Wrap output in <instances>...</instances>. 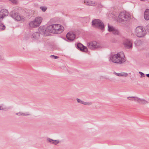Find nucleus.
Listing matches in <instances>:
<instances>
[{
    "mask_svg": "<svg viewBox=\"0 0 149 149\" xmlns=\"http://www.w3.org/2000/svg\"><path fill=\"white\" fill-rule=\"evenodd\" d=\"M47 141H48L51 143H52L55 145H56L59 143V141L57 140H53L49 138L47 139Z\"/></svg>",
    "mask_w": 149,
    "mask_h": 149,
    "instance_id": "19",
    "label": "nucleus"
},
{
    "mask_svg": "<svg viewBox=\"0 0 149 149\" xmlns=\"http://www.w3.org/2000/svg\"><path fill=\"white\" fill-rule=\"evenodd\" d=\"M148 31L149 32V26H148Z\"/></svg>",
    "mask_w": 149,
    "mask_h": 149,
    "instance_id": "36",
    "label": "nucleus"
},
{
    "mask_svg": "<svg viewBox=\"0 0 149 149\" xmlns=\"http://www.w3.org/2000/svg\"><path fill=\"white\" fill-rule=\"evenodd\" d=\"M88 48L91 50H95L101 47L100 44L96 41H91L87 43Z\"/></svg>",
    "mask_w": 149,
    "mask_h": 149,
    "instance_id": "6",
    "label": "nucleus"
},
{
    "mask_svg": "<svg viewBox=\"0 0 149 149\" xmlns=\"http://www.w3.org/2000/svg\"><path fill=\"white\" fill-rule=\"evenodd\" d=\"M11 1L14 3H17V1L16 0H11Z\"/></svg>",
    "mask_w": 149,
    "mask_h": 149,
    "instance_id": "31",
    "label": "nucleus"
},
{
    "mask_svg": "<svg viewBox=\"0 0 149 149\" xmlns=\"http://www.w3.org/2000/svg\"><path fill=\"white\" fill-rule=\"evenodd\" d=\"M109 61L115 63H122L125 61L124 54L122 52L112 54L109 58Z\"/></svg>",
    "mask_w": 149,
    "mask_h": 149,
    "instance_id": "1",
    "label": "nucleus"
},
{
    "mask_svg": "<svg viewBox=\"0 0 149 149\" xmlns=\"http://www.w3.org/2000/svg\"><path fill=\"white\" fill-rule=\"evenodd\" d=\"M130 15L127 13L121 12L118 16V20L120 22H125L130 18Z\"/></svg>",
    "mask_w": 149,
    "mask_h": 149,
    "instance_id": "4",
    "label": "nucleus"
},
{
    "mask_svg": "<svg viewBox=\"0 0 149 149\" xmlns=\"http://www.w3.org/2000/svg\"><path fill=\"white\" fill-rule=\"evenodd\" d=\"M77 45L78 48L80 50L85 52L87 51L88 49L87 47L84 46L81 43H78Z\"/></svg>",
    "mask_w": 149,
    "mask_h": 149,
    "instance_id": "12",
    "label": "nucleus"
},
{
    "mask_svg": "<svg viewBox=\"0 0 149 149\" xmlns=\"http://www.w3.org/2000/svg\"><path fill=\"white\" fill-rule=\"evenodd\" d=\"M5 29V26L3 24L0 23V29L3 30Z\"/></svg>",
    "mask_w": 149,
    "mask_h": 149,
    "instance_id": "24",
    "label": "nucleus"
},
{
    "mask_svg": "<svg viewBox=\"0 0 149 149\" xmlns=\"http://www.w3.org/2000/svg\"><path fill=\"white\" fill-rule=\"evenodd\" d=\"M8 14V12L7 10L4 9L0 11V21H2L5 17L7 16Z\"/></svg>",
    "mask_w": 149,
    "mask_h": 149,
    "instance_id": "9",
    "label": "nucleus"
},
{
    "mask_svg": "<svg viewBox=\"0 0 149 149\" xmlns=\"http://www.w3.org/2000/svg\"><path fill=\"white\" fill-rule=\"evenodd\" d=\"M40 34L39 33L35 32L33 33L31 37V38L33 39H38L39 38Z\"/></svg>",
    "mask_w": 149,
    "mask_h": 149,
    "instance_id": "17",
    "label": "nucleus"
},
{
    "mask_svg": "<svg viewBox=\"0 0 149 149\" xmlns=\"http://www.w3.org/2000/svg\"><path fill=\"white\" fill-rule=\"evenodd\" d=\"M92 24L94 27L98 28L101 30H104V25L103 22L99 19H95L93 20Z\"/></svg>",
    "mask_w": 149,
    "mask_h": 149,
    "instance_id": "5",
    "label": "nucleus"
},
{
    "mask_svg": "<svg viewBox=\"0 0 149 149\" xmlns=\"http://www.w3.org/2000/svg\"><path fill=\"white\" fill-rule=\"evenodd\" d=\"M139 73L140 74V75L141 77H144L145 76L144 74L141 72H139Z\"/></svg>",
    "mask_w": 149,
    "mask_h": 149,
    "instance_id": "32",
    "label": "nucleus"
},
{
    "mask_svg": "<svg viewBox=\"0 0 149 149\" xmlns=\"http://www.w3.org/2000/svg\"><path fill=\"white\" fill-rule=\"evenodd\" d=\"M146 76L147 77H149V74H146Z\"/></svg>",
    "mask_w": 149,
    "mask_h": 149,
    "instance_id": "35",
    "label": "nucleus"
},
{
    "mask_svg": "<svg viewBox=\"0 0 149 149\" xmlns=\"http://www.w3.org/2000/svg\"><path fill=\"white\" fill-rule=\"evenodd\" d=\"M123 45L127 48L130 49L132 47V42L130 40H126L124 42Z\"/></svg>",
    "mask_w": 149,
    "mask_h": 149,
    "instance_id": "10",
    "label": "nucleus"
},
{
    "mask_svg": "<svg viewBox=\"0 0 149 149\" xmlns=\"http://www.w3.org/2000/svg\"><path fill=\"white\" fill-rule=\"evenodd\" d=\"M50 57L54 59H57L58 58V56L53 55H51Z\"/></svg>",
    "mask_w": 149,
    "mask_h": 149,
    "instance_id": "30",
    "label": "nucleus"
},
{
    "mask_svg": "<svg viewBox=\"0 0 149 149\" xmlns=\"http://www.w3.org/2000/svg\"><path fill=\"white\" fill-rule=\"evenodd\" d=\"M115 35H118L119 33V31H118L116 30L115 29H114V30L112 32Z\"/></svg>",
    "mask_w": 149,
    "mask_h": 149,
    "instance_id": "26",
    "label": "nucleus"
},
{
    "mask_svg": "<svg viewBox=\"0 0 149 149\" xmlns=\"http://www.w3.org/2000/svg\"><path fill=\"white\" fill-rule=\"evenodd\" d=\"M144 18L146 20H149V9H146L144 13Z\"/></svg>",
    "mask_w": 149,
    "mask_h": 149,
    "instance_id": "18",
    "label": "nucleus"
},
{
    "mask_svg": "<svg viewBox=\"0 0 149 149\" xmlns=\"http://www.w3.org/2000/svg\"><path fill=\"white\" fill-rule=\"evenodd\" d=\"M12 17L15 19L17 21H23L25 20V18L21 16L19 14L17 13H14L12 15Z\"/></svg>",
    "mask_w": 149,
    "mask_h": 149,
    "instance_id": "8",
    "label": "nucleus"
},
{
    "mask_svg": "<svg viewBox=\"0 0 149 149\" xmlns=\"http://www.w3.org/2000/svg\"><path fill=\"white\" fill-rule=\"evenodd\" d=\"M137 100V102L141 104H144L148 103V102L146 100L143 99H141L138 97V99Z\"/></svg>",
    "mask_w": 149,
    "mask_h": 149,
    "instance_id": "20",
    "label": "nucleus"
},
{
    "mask_svg": "<svg viewBox=\"0 0 149 149\" xmlns=\"http://www.w3.org/2000/svg\"><path fill=\"white\" fill-rule=\"evenodd\" d=\"M66 36L67 38L70 40H73L75 38V34L72 32H69Z\"/></svg>",
    "mask_w": 149,
    "mask_h": 149,
    "instance_id": "11",
    "label": "nucleus"
},
{
    "mask_svg": "<svg viewBox=\"0 0 149 149\" xmlns=\"http://www.w3.org/2000/svg\"><path fill=\"white\" fill-rule=\"evenodd\" d=\"M83 104L88 106H90L92 104V103L91 102H84Z\"/></svg>",
    "mask_w": 149,
    "mask_h": 149,
    "instance_id": "25",
    "label": "nucleus"
},
{
    "mask_svg": "<svg viewBox=\"0 0 149 149\" xmlns=\"http://www.w3.org/2000/svg\"><path fill=\"white\" fill-rule=\"evenodd\" d=\"M77 100L78 103H80L83 104V103L84 102V101L81 100L79 98H77Z\"/></svg>",
    "mask_w": 149,
    "mask_h": 149,
    "instance_id": "29",
    "label": "nucleus"
},
{
    "mask_svg": "<svg viewBox=\"0 0 149 149\" xmlns=\"http://www.w3.org/2000/svg\"><path fill=\"white\" fill-rule=\"evenodd\" d=\"M40 8L41 9L43 12H45L47 9V8L44 6H41L40 7Z\"/></svg>",
    "mask_w": 149,
    "mask_h": 149,
    "instance_id": "27",
    "label": "nucleus"
},
{
    "mask_svg": "<svg viewBox=\"0 0 149 149\" xmlns=\"http://www.w3.org/2000/svg\"><path fill=\"white\" fill-rule=\"evenodd\" d=\"M127 99L130 100L134 101H137L138 99V97H136L131 96L127 97Z\"/></svg>",
    "mask_w": 149,
    "mask_h": 149,
    "instance_id": "21",
    "label": "nucleus"
},
{
    "mask_svg": "<svg viewBox=\"0 0 149 149\" xmlns=\"http://www.w3.org/2000/svg\"><path fill=\"white\" fill-rule=\"evenodd\" d=\"M113 74L116 75L119 77H126L128 75V74L127 73L124 72L116 73L115 72H114Z\"/></svg>",
    "mask_w": 149,
    "mask_h": 149,
    "instance_id": "14",
    "label": "nucleus"
},
{
    "mask_svg": "<svg viewBox=\"0 0 149 149\" xmlns=\"http://www.w3.org/2000/svg\"><path fill=\"white\" fill-rule=\"evenodd\" d=\"M4 59V58L3 57H2L1 55H0V60H3Z\"/></svg>",
    "mask_w": 149,
    "mask_h": 149,
    "instance_id": "34",
    "label": "nucleus"
},
{
    "mask_svg": "<svg viewBox=\"0 0 149 149\" xmlns=\"http://www.w3.org/2000/svg\"><path fill=\"white\" fill-rule=\"evenodd\" d=\"M16 114L18 116H20L22 115H23L24 116H28L30 115V114L28 113H22V112H19L18 113H16Z\"/></svg>",
    "mask_w": 149,
    "mask_h": 149,
    "instance_id": "23",
    "label": "nucleus"
},
{
    "mask_svg": "<svg viewBox=\"0 0 149 149\" xmlns=\"http://www.w3.org/2000/svg\"><path fill=\"white\" fill-rule=\"evenodd\" d=\"M48 26L46 28L44 26H40L38 29L40 33L45 36L49 35L50 33V31L48 30Z\"/></svg>",
    "mask_w": 149,
    "mask_h": 149,
    "instance_id": "7",
    "label": "nucleus"
},
{
    "mask_svg": "<svg viewBox=\"0 0 149 149\" xmlns=\"http://www.w3.org/2000/svg\"><path fill=\"white\" fill-rule=\"evenodd\" d=\"M135 44L137 45H140V44H142V42L141 40H138L135 42Z\"/></svg>",
    "mask_w": 149,
    "mask_h": 149,
    "instance_id": "28",
    "label": "nucleus"
},
{
    "mask_svg": "<svg viewBox=\"0 0 149 149\" xmlns=\"http://www.w3.org/2000/svg\"><path fill=\"white\" fill-rule=\"evenodd\" d=\"M43 20L42 18L40 17H36L34 20L38 27L40 24Z\"/></svg>",
    "mask_w": 149,
    "mask_h": 149,
    "instance_id": "13",
    "label": "nucleus"
},
{
    "mask_svg": "<svg viewBox=\"0 0 149 149\" xmlns=\"http://www.w3.org/2000/svg\"><path fill=\"white\" fill-rule=\"evenodd\" d=\"M48 30L50 33L54 34H60L64 30L63 26L59 24H54L48 26Z\"/></svg>",
    "mask_w": 149,
    "mask_h": 149,
    "instance_id": "2",
    "label": "nucleus"
},
{
    "mask_svg": "<svg viewBox=\"0 0 149 149\" xmlns=\"http://www.w3.org/2000/svg\"><path fill=\"white\" fill-rule=\"evenodd\" d=\"M5 109L3 108V107L2 105H0V110H3L4 109Z\"/></svg>",
    "mask_w": 149,
    "mask_h": 149,
    "instance_id": "33",
    "label": "nucleus"
},
{
    "mask_svg": "<svg viewBox=\"0 0 149 149\" xmlns=\"http://www.w3.org/2000/svg\"><path fill=\"white\" fill-rule=\"evenodd\" d=\"M108 31L109 32H112L115 29L113 26L108 24Z\"/></svg>",
    "mask_w": 149,
    "mask_h": 149,
    "instance_id": "22",
    "label": "nucleus"
},
{
    "mask_svg": "<svg viewBox=\"0 0 149 149\" xmlns=\"http://www.w3.org/2000/svg\"><path fill=\"white\" fill-rule=\"evenodd\" d=\"M135 34L138 37H144L146 34V32L143 26H139L135 29Z\"/></svg>",
    "mask_w": 149,
    "mask_h": 149,
    "instance_id": "3",
    "label": "nucleus"
},
{
    "mask_svg": "<svg viewBox=\"0 0 149 149\" xmlns=\"http://www.w3.org/2000/svg\"><path fill=\"white\" fill-rule=\"evenodd\" d=\"M84 3L89 6H94L95 5V2L91 0H85L84 1Z\"/></svg>",
    "mask_w": 149,
    "mask_h": 149,
    "instance_id": "15",
    "label": "nucleus"
},
{
    "mask_svg": "<svg viewBox=\"0 0 149 149\" xmlns=\"http://www.w3.org/2000/svg\"><path fill=\"white\" fill-rule=\"evenodd\" d=\"M29 26L31 28H35L38 27L34 20L31 21L29 22Z\"/></svg>",
    "mask_w": 149,
    "mask_h": 149,
    "instance_id": "16",
    "label": "nucleus"
}]
</instances>
